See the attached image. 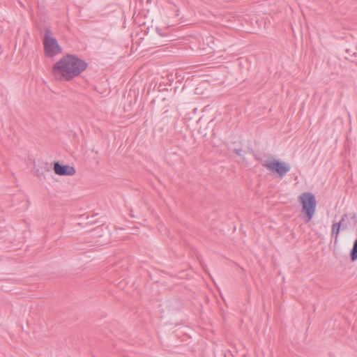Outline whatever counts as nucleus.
Masks as SVG:
<instances>
[{
	"label": "nucleus",
	"instance_id": "obj_1",
	"mask_svg": "<svg viewBox=\"0 0 357 357\" xmlns=\"http://www.w3.org/2000/svg\"><path fill=\"white\" fill-rule=\"evenodd\" d=\"M86 63L75 56L66 55L52 66V74L58 80H70L85 70Z\"/></svg>",
	"mask_w": 357,
	"mask_h": 357
},
{
	"label": "nucleus",
	"instance_id": "obj_2",
	"mask_svg": "<svg viewBox=\"0 0 357 357\" xmlns=\"http://www.w3.org/2000/svg\"><path fill=\"white\" fill-rule=\"evenodd\" d=\"M302 206V213L304 214V220L309 222L314 215L317 202L314 195L311 192H303L298 198Z\"/></svg>",
	"mask_w": 357,
	"mask_h": 357
},
{
	"label": "nucleus",
	"instance_id": "obj_3",
	"mask_svg": "<svg viewBox=\"0 0 357 357\" xmlns=\"http://www.w3.org/2000/svg\"><path fill=\"white\" fill-rule=\"evenodd\" d=\"M43 45L45 55L50 57L57 55L62 51L56 39L52 36V32L49 29L45 31Z\"/></svg>",
	"mask_w": 357,
	"mask_h": 357
},
{
	"label": "nucleus",
	"instance_id": "obj_4",
	"mask_svg": "<svg viewBox=\"0 0 357 357\" xmlns=\"http://www.w3.org/2000/svg\"><path fill=\"white\" fill-rule=\"evenodd\" d=\"M263 166L273 173H277L280 177H283L290 170V165L284 162H280L275 159L266 160Z\"/></svg>",
	"mask_w": 357,
	"mask_h": 357
},
{
	"label": "nucleus",
	"instance_id": "obj_5",
	"mask_svg": "<svg viewBox=\"0 0 357 357\" xmlns=\"http://www.w3.org/2000/svg\"><path fill=\"white\" fill-rule=\"evenodd\" d=\"M342 229L357 227V218L354 213L344 214L339 222Z\"/></svg>",
	"mask_w": 357,
	"mask_h": 357
},
{
	"label": "nucleus",
	"instance_id": "obj_6",
	"mask_svg": "<svg viewBox=\"0 0 357 357\" xmlns=\"http://www.w3.org/2000/svg\"><path fill=\"white\" fill-rule=\"evenodd\" d=\"M54 171L56 174L60 176H73L75 174V169L69 165H61L59 162L54 163Z\"/></svg>",
	"mask_w": 357,
	"mask_h": 357
},
{
	"label": "nucleus",
	"instance_id": "obj_7",
	"mask_svg": "<svg viewBox=\"0 0 357 357\" xmlns=\"http://www.w3.org/2000/svg\"><path fill=\"white\" fill-rule=\"evenodd\" d=\"M340 228H342V227L339 222L334 223L332 225L331 234L332 236H335V238H337L339 235Z\"/></svg>",
	"mask_w": 357,
	"mask_h": 357
},
{
	"label": "nucleus",
	"instance_id": "obj_8",
	"mask_svg": "<svg viewBox=\"0 0 357 357\" xmlns=\"http://www.w3.org/2000/svg\"><path fill=\"white\" fill-rule=\"evenodd\" d=\"M351 257L353 261L357 259V238L355 240L351 252Z\"/></svg>",
	"mask_w": 357,
	"mask_h": 357
},
{
	"label": "nucleus",
	"instance_id": "obj_9",
	"mask_svg": "<svg viewBox=\"0 0 357 357\" xmlns=\"http://www.w3.org/2000/svg\"><path fill=\"white\" fill-rule=\"evenodd\" d=\"M206 40H207V43H213V44L214 43V42H213V37H211V36H208V37H207V38H206Z\"/></svg>",
	"mask_w": 357,
	"mask_h": 357
},
{
	"label": "nucleus",
	"instance_id": "obj_10",
	"mask_svg": "<svg viewBox=\"0 0 357 357\" xmlns=\"http://www.w3.org/2000/svg\"><path fill=\"white\" fill-rule=\"evenodd\" d=\"M234 152L236 155H241V151H240V150H238V149H234Z\"/></svg>",
	"mask_w": 357,
	"mask_h": 357
},
{
	"label": "nucleus",
	"instance_id": "obj_11",
	"mask_svg": "<svg viewBox=\"0 0 357 357\" xmlns=\"http://www.w3.org/2000/svg\"><path fill=\"white\" fill-rule=\"evenodd\" d=\"M156 31H157L158 33L160 36H165V34H162V33H161L160 29H159L158 28H157V29H156Z\"/></svg>",
	"mask_w": 357,
	"mask_h": 357
}]
</instances>
